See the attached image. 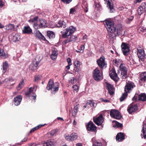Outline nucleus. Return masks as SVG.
<instances>
[{
  "label": "nucleus",
  "instance_id": "f257e3e1",
  "mask_svg": "<svg viewBox=\"0 0 146 146\" xmlns=\"http://www.w3.org/2000/svg\"><path fill=\"white\" fill-rule=\"evenodd\" d=\"M104 24L108 31L112 34L113 36H117L122 34V29L121 26L116 27L113 22L109 20L104 21Z\"/></svg>",
  "mask_w": 146,
  "mask_h": 146
},
{
  "label": "nucleus",
  "instance_id": "f03ea898",
  "mask_svg": "<svg viewBox=\"0 0 146 146\" xmlns=\"http://www.w3.org/2000/svg\"><path fill=\"white\" fill-rule=\"evenodd\" d=\"M76 29L72 26L66 28V29L61 31L62 36L63 37L66 38L70 35L76 30Z\"/></svg>",
  "mask_w": 146,
  "mask_h": 146
},
{
  "label": "nucleus",
  "instance_id": "7ed1b4c3",
  "mask_svg": "<svg viewBox=\"0 0 146 146\" xmlns=\"http://www.w3.org/2000/svg\"><path fill=\"white\" fill-rule=\"evenodd\" d=\"M46 88L48 90H51L52 93L54 94L58 90V83H48Z\"/></svg>",
  "mask_w": 146,
  "mask_h": 146
},
{
  "label": "nucleus",
  "instance_id": "20e7f679",
  "mask_svg": "<svg viewBox=\"0 0 146 146\" xmlns=\"http://www.w3.org/2000/svg\"><path fill=\"white\" fill-rule=\"evenodd\" d=\"M93 76L94 79L97 81H100L103 78L102 72L98 68H96L93 72Z\"/></svg>",
  "mask_w": 146,
  "mask_h": 146
},
{
  "label": "nucleus",
  "instance_id": "39448f33",
  "mask_svg": "<svg viewBox=\"0 0 146 146\" xmlns=\"http://www.w3.org/2000/svg\"><path fill=\"white\" fill-rule=\"evenodd\" d=\"M37 86H36L35 87L34 86L33 87H31L29 89V91L26 92L25 93V95L26 97H30L32 96L33 97V100L35 102V100L36 99V95L35 93L33 92V91L34 90L36 91L37 89Z\"/></svg>",
  "mask_w": 146,
  "mask_h": 146
},
{
  "label": "nucleus",
  "instance_id": "423d86ee",
  "mask_svg": "<svg viewBox=\"0 0 146 146\" xmlns=\"http://www.w3.org/2000/svg\"><path fill=\"white\" fill-rule=\"evenodd\" d=\"M119 72H120L121 77L123 80H125L127 76V70L125 65L123 64H121L119 66Z\"/></svg>",
  "mask_w": 146,
  "mask_h": 146
},
{
  "label": "nucleus",
  "instance_id": "0eeeda50",
  "mask_svg": "<svg viewBox=\"0 0 146 146\" xmlns=\"http://www.w3.org/2000/svg\"><path fill=\"white\" fill-rule=\"evenodd\" d=\"M87 130L94 133L97 132V127L92 121H90L86 125Z\"/></svg>",
  "mask_w": 146,
  "mask_h": 146
},
{
  "label": "nucleus",
  "instance_id": "6e6552de",
  "mask_svg": "<svg viewBox=\"0 0 146 146\" xmlns=\"http://www.w3.org/2000/svg\"><path fill=\"white\" fill-rule=\"evenodd\" d=\"M110 116L114 118L119 119L121 117L120 113L117 110L112 109L110 112Z\"/></svg>",
  "mask_w": 146,
  "mask_h": 146
},
{
  "label": "nucleus",
  "instance_id": "1a4fd4ad",
  "mask_svg": "<svg viewBox=\"0 0 146 146\" xmlns=\"http://www.w3.org/2000/svg\"><path fill=\"white\" fill-rule=\"evenodd\" d=\"M47 26V21L44 19H40L39 22L38 24H35L34 28L37 29L40 28L45 27Z\"/></svg>",
  "mask_w": 146,
  "mask_h": 146
},
{
  "label": "nucleus",
  "instance_id": "9d476101",
  "mask_svg": "<svg viewBox=\"0 0 146 146\" xmlns=\"http://www.w3.org/2000/svg\"><path fill=\"white\" fill-rule=\"evenodd\" d=\"M121 47L123 54L125 56L128 55L130 50L129 45L126 43H123Z\"/></svg>",
  "mask_w": 146,
  "mask_h": 146
},
{
  "label": "nucleus",
  "instance_id": "9b49d317",
  "mask_svg": "<svg viewBox=\"0 0 146 146\" xmlns=\"http://www.w3.org/2000/svg\"><path fill=\"white\" fill-rule=\"evenodd\" d=\"M138 108L137 104H131L128 106L127 110L129 113L131 114L132 113L135 112L137 110Z\"/></svg>",
  "mask_w": 146,
  "mask_h": 146
},
{
  "label": "nucleus",
  "instance_id": "f8f14e48",
  "mask_svg": "<svg viewBox=\"0 0 146 146\" xmlns=\"http://www.w3.org/2000/svg\"><path fill=\"white\" fill-rule=\"evenodd\" d=\"M93 120L94 123L98 126L102 125L104 121V118L102 114H100L96 117H94Z\"/></svg>",
  "mask_w": 146,
  "mask_h": 146
},
{
  "label": "nucleus",
  "instance_id": "ddd939ff",
  "mask_svg": "<svg viewBox=\"0 0 146 146\" xmlns=\"http://www.w3.org/2000/svg\"><path fill=\"white\" fill-rule=\"evenodd\" d=\"M109 75L111 78L114 81L117 82L118 81L119 78L114 69L113 68L110 71Z\"/></svg>",
  "mask_w": 146,
  "mask_h": 146
},
{
  "label": "nucleus",
  "instance_id": "4468645a",
  "mask_svg": "<svg viewBox=\"0 0 146 146\" xmlns=\"http://www.w3.org/2000/svg\"><path fill=\"white\" fill-rule=\"evenodd\" d=\"M137 50L138 57L141 60H143L145 57V55L143 49L141 48H137Z\"/></svg>",
  "mask_w": 146,
  "mask_h": 146
},
{
  "label": "nucleus",
  "instance_id": "2eb2a0df",
  "mask_svg": "<svg viewBox=\"0 0 146 146\" xmlns=\"http://www.w3.org/2000/svg\"><path fill=\"white\" fill-rule=\"evenodd\" d=\"M105 4L107 5V7L110 10V13H112L114 11L113 4L111 0H105Z\"/></svg>",
  "mask_w": 146,
  "mask_h": 146
},
{
  "label": "nucleus",
  "instance_id": "dca6fc26",
  "mask_svg": "<svg viewBox=\"0 0 146 146\" xmlns=\"http://www.w3.org/2000/svg\"><path fill=\"white\" fill-rule=\"evenodd\" d=\"M145 11H146V3H143L138 9V13L139 14L141 15Z\"/></svg>",
  "mask_w": 146,
  "mask_h": 146
},
{
  "label": "nucleus",
  "instance_id": "f3484780",
  "mask_svg": "<svg viewBox=\"0 0 146 146\" xmlns=\"http://www.w3.org/2000/svg\"><path fill=\"white\" fill-rule=\"evenodd\" d=\"M107 89L108 90V92L110 95H112L114 94L115 88L113 86L109 83H106Z\"/></svg>",
  "mask_w": 146,
  "mask_h": 146
},
{
  "label": "nucleus",
  "instance_id": "a211bd4d",
  "mask_svg": "<svg viewBox=\"0 0 146 146\" xmlns=\"http://www.w3.org/2000/svg\"><path fill=\"white\" fill-rule=\"evenodd\" d=\"M125 134L124 133L120 132L118 133L116 137L117 141H122L125 139Z\"/></svg>",
  "mask_w": 146,
  "mask_h": 146
},
{
  "label": "nucleus",
  "instance_id": "6ab92c4d",
  "mask_svg": "<svg viewBox=\"0 0 146 146\" xmlns=\"http://www.w3.org/2000/svg\"><path fill=\"white\" fill-rule=\"evenodd\" d=\"M97 63L99 66L101 68H103L106 65L105 62V58L104 57H100L97 60Z\"/></svg>",
  "mask_w": 146,
  "mask_h": 146
},
{
  "label": "nucleus",
  "instance_id": "aec40b11",
  "mask_svg": "<svg viewBox=\"0 0 146 146\" xmlns=\"http://www.w3.org/2000/svg\"><path fill=\"white\" fill-rule=\"evenodd\" d=\"M78 136L76 133H72L70 135L67 136L65 137L66 139L69 141H73L77 139Z\"/></svg>",
  "mask_w": 146,
  "mask_h": 146
},
{
  "label": "nucleus",
  "instance_id": "412c9836",
  "mask_svg": "<svg viewBox=\"0 0 146 146\" xmlns=\"http://www.w3.org/2000/svg\"><path fill=\"white\" fill-rule=\"evenodd\" d=\"M14 27L13 25L9 24L4 27L3 30L4 32H9L14 30Z\"/></svg>",
  "mask_w": 146,
  "mask_h": 146
},
{
  "label": "nucleus",
  "instance_id": "4be33fe9",
  "mask_svg": "<svg viewBox=\"0 0 146 146\" xmlns=\"http://www.w3.org/2000/svg\"><path fill=\"white\" fill-rule=\"evenodd\" d=\"M22 99L21 95H18L15 97L14 100V102L15 105L18 106L20 104Z\"/></svg>",
  "mask_w": 146,
  "mask_h": 146
},
{
  "label": "nucleus",
  "instance_id": "5701e85b",
  "mask_svg": "<svg viewBox=\"0 0 146 146\" xmlns=\"http://www.w3.org/2000/svg\"><path fill=\"white\" fill-rule=\"evenodd\" d=\"M40 61H34L31 63L29 66V68L32 70H36L37 67L39 64Z\"/></svg>",
  "mask_w": 146,
  "mask_h": 146
},
{
  "label": "nucleus",
  "instance_id": "b1692460",
  "mask_svg": "<svg viewBox=\"0 0 146 146\" xmlns=\"http://www.w3.org/2000/svg\"><path fill=\"white\" fill-rule=\"evenodd\" d=\"M58 53L56 49L53 48L52 50V53L50 55V57L52 60H54L56 59L58 55Z\"/></svg>",
  "mask_w": 146,
  "mask_h": 146
},
{
  "label": "nucleus",
  "instance_id": "393cba45",
  "mask_svg": "<svg viewBox=\"0 0 146 146\" xmlns=\"http://www.w3.org/2000/svg\"><path fill=\"white\" fill-rule=\"evenodd\" d=\"M35 36L38 38L40 40H44L45 39L44 36L42 35V34L38 30H35L34 32Z\"/></svg>",
  "mask_w": 146,
  "mask_h": 146
},
{
  "label": "nucleus",
  "instance_id": "a878e982",
  "mask_svg": "<svg viewBox=\"0 0 146 146\" xmlns=\"http://www.w3.org/2000/svg\"><path fill=\"white\" fill-rule=\"evenodd\" d=\"M77 38V37L75 35H72L71 36L69 39H67L65 40L63 42L64 44H66L68 42L72 41H76Z\"/></svg>",
  "mask_w": 146,
  "mask_h": 146
},
{
  "label": "nucleus",
  "instance_id": "bb28decb",
  "mask_svg": "<svg viewBox=\"0 0 146 146\" xmlns=\"http://www.w3.org/2000/svg\"><path fill=\"white\" fill-rule=\"evenodd\" d=\"M43 146H55V142L53 139H49L44 143Z\"/></svg>",
  "mask_w": 146,
  "mask_h": 146
},
{
  "label": "nucleus",
  "instance_id": "cd10ccee",
  "mask_svg": "<svg viewBox=\"0 0 146 146\" xmlns=\"http://www.w3.org/2000/svg\"><path fill=\"white\" fill-rule=\"evenodd\" d=\"M143 123V127L141 130L143 134H141V135L142 138H144V139H146V123L144 124Z\"/></svg>",
  "mask_w": 146,
  "mask_h": 146
},
{
  "label": "nucleus",
  "instance_id": "c85d7f7f",
  "mask_svg": "<svg viewBox=\"0 0 146 146\" xmlns=\"http://www.w3.org/2000/svg\"><path fill=\"white\" fill-rule=\"evenodd\" d=\"M23 33L24 34H31L32 33V30L29 27H25L22 30Z\"/></svg>",
  "mask_w": 146,
  "mask_h": 146
},
{
  "label": "nucleus",
  "instance_id": "c756f323",
  "mask_svg": "<svg viewBox=\"0 0 146 146\" xmlns=\"http://www.w3.org/2000/svg\"><path fill=\"white\" fill-rule=\"evenodd\" d=\"M133 88V85L131 83H127L125 87V91L129 92V91Z\"/></svg>",
  "mask_w": 146,
  "mask_h": 146
},
{
  "label": "nucleus",
  "instance_id": "7c9ffc66",
  "mask_svg": "<svg viewBox=\"0 0 146 146\" xmlns=\"http://www.w3.org/2000/svg\"><path fill=\"white\" fill-rule=\"evenodd\" d=\"M122 61L121 60L117 59L114 60L113 61V64L116 66H118L119 65L122 64Z\"/></svg>",
  "mask_w": 146,
  "mask_h": 146
},
{
  "label": "nucleus",
  "instance_id": "2f4dec72",
  "mask_svg": "<svg viewBox=\"0 0 146 146\" xmlns=\"http://www.w3.org/2000/svg\"><path fill=\"white\" fill-rule=\"evenodd\" d=\"M38 19V17L36 16L33 18H31L29 20V22L32 24H33V26L34 27L35 24H38L37 23Z\"/></svg>",
  "mask_w": 146,
  "mask_h": 146
},
{
  "label": "nucleus",
  "instance_id": "473e14b6",
  "mask_svg": "<svg viewBox=\"0 0 146 146\" xmlns=\"http://www.w3.org/2000/svg\"><path fill=\"white\" fill-rule=\"evenodd\" d=\"M139 101L144 102L146 101V94L145 93H141L138 96Z\"/></svg>",
  "mask_w": 146,
  "mask_h": 146
},
{
  "label": "nucleus",
  "instance_id": "72a5a7b5",
  "mask_svg": "<svg viewBox=\"0 0 146 146\" xmlns=\"http://www.w3.org/2000/svg\"><path fill=\"white\" fill-rule=\"evenodd\" d=\"M8 56L7 54L3 50L0 48V57L3 58H5Z\"/></svg>",
  "mask_w": 146,
  "mask_h": 146
},
{
  "label": "nucleus",
  "instance_id": "f704fd0d",
  "mask_svg": "<svg viewBox=\"0 0 146 146\" xmlns=\"http://www.w3.org/2000/svg\"><path fill=\"white\" fill-rule=\"evenodd\" d=\"M86 105L88 106V108H89L90 107L93 106L95 107V103L93 100H90L88 101L86 103Z\"/></svg>",
  "mask_w": 146,
  "mask_h": 146
},
{
  "label": "nucleus",
  "instance_id": "c9c22d12",
  "mask_svg": "<svg viewBox=\"0 0 146 146\" xmlns=\"http://www.w3.org/2000/svg\"><path fill=\"white\" fill-rule=\"evenodd\" d=\"M78 105H77L75 106L73 110L72 111V115L74 117H76L78 112Z\"/></svg>",
  "mask_w": 146,
  "mask_h": 146
},
{
  "label": "nucleus",
  "instance_id": "e433bc0d",
  "mask_svg": "<svg viewBox=\"0 0 146 146\" xmlns=\"http://www.w3.org/2000/svg\"><path fill=\"white\" fill-rule=\"evenodd\" d=\"M140 80L144 82L146 81V72H144L140 74Z\"/></svg>",
  "mask_w": 146,
  "mask_h": 146
},
{
  "label": "nucleus",
  "instance_id": "4c0bfd02",
  "mask_svg": "<svg viewBox=\"0 0 146 146\" xmlns=\"http://www.w3.org/2000/svg\"><path fill=\"white\" fill-rule=\"evenodd\" d=\"M113 123H115V125H113V127H117L121 128L123 127V125L122 123H119L116 121H113Z\"/></svg>",
  "mask_w": 146,
  "mask_h": 146
},
{
  "label": "nucleus",
  "instance_id": "58836bf2",
  "mask_svg": "<svg viewBox=\"0 0 146 146\" xmlns=\"http://www.w3.org/2000/svg\"><path fill=\"white\" fill-rule=\"evenodd\" d=\"M122 95L119 99L120 102L123 101L127 96V93L128 92H127L126 91Z\"/></svg>",
  "mask_w": 146,
  "mask_h": 146
},
{
  "label": "nucleus",
  "instance_id": "ea45409f",
  "mask_svg": "<svg viewBox=\"0 0 146 146\" xmlns=\"http://www.w3.org/2000/svg\"><path fill=\"white\" fill-rule=\"evenodd\" d=\"M44 126V125H39L38 126H36L35 127H34L30 131V132L31 133H33L35 131L38 129L40 128H41V127H43Z\"/></svg>",
  "mask_w": 146,
  "mask_h": 146
},
{
  "label": "nucleus",
  "instance_id": "a19ab883",
  "mask_svg": "<svg viewBox=\"0 0 146 146\" xmlns=\"http://www.w3.org/2000/svg\"><path fill=\"white\" fill-rule=\"evenodd\" d=\"M8 66V64L7 61H5L3 63V72H5L6 70L7 69Z\"/></svg>",
  "mask_w": 146,
  "mask_h": 146
},
{
  "label": "nucleus",
  "instance_id": "79ce46f5",
  "mask_svg": "<svg viewBox=\"0 0 146 146\" xmlns=\"http://www.w3.org/2000/svg\"><path fill=\"white\" fill-rule=\"evenodd\" d=\"M47 35L50 39L54 37L55 36V35L54 33L53 32L51 31H48V32Z\"/></svg>",
  "mask_w": 146,
  "mask_h": 146
},
{
  "label": "nucleus",
  "instance_id": "37998d69",
  "mask_svg": "<svg viewBox=\"0 0 146 146\" xmlns=\"http://www.w3.org/2000/svg\"><path fill=\"white\" fill-rule=\"evenodd\" d=\"M66 24L65 22L60 21H59L58 25H58V27H63V28H64L66 27Z\"/></svg>",
  "mask_w": 146,
  "mask_h": 146
},
{
  "label": "nucleus",
  "instance_id": "c03bdc74",
  "mask_svg": "<svg viewBox=\"0 0 146 146\" xmlns=\"http://www.w3.org/2000/svg\"><path fill=\"white\" fill-rule=\"evenodd\" d=\"M42 77L41 75H38L35 76V77L34 81L35 82L40 81Z\"/></svg>",
  "mask_w": 146,
  "mask_h": 146
},
{
  "label": "nucleus",
  "instance_id": "a18cd8bd",
  "mask_svg": "<svg viewBox=\"0 0 146 146\" xmlns=\"http://www.w3.org/2000/svg\"><path fill=\"white\" fill-rule=\"evenodd\" d=\"M24 85V83H19V85L17 87L18 91L20 90L23 86Z\"/></svg>",
  "mask_w": 146,
  "mask_h": 146
},
{
  "label": "nucleus",
  "instance_id": "49530a36",
  "mask_svg": "<svg viewBox=\"0 0 146 146\" xmlns=\"http://www.w3.org/2000/svg\"><path fill=\"white\" fill-rule=\"evenodd\" d=\"M74 64L75 66L78 68L81 65V62L78 60H75L74 62Z\"/></svg>",
  "mask_w": 146,
  "mask_h": 146
},
{
  "label": "nucleus",
  "instance_id": "de8ad7c7",
  "mask_svg": "<svg viewBox=\"0 0 146 146\" xmlns=\"http://www.w3.org/2000/svg\"><path fill=\"white\" fill-rule=\"evenodd\" d=\"M85 47L84 45H81L80 46V48L78 49V50H76V51L78 52H80L82 53L83 52L84 50V49Z\"/></svg>",
  "mask_w": 146,
  "mask_h": 146
},
{
  "label": "nucleus",
  "instance_id": "09e8293b",
  "mask_svg": "<svg viewBox=\"0 0 146 146\" xmlns=\"http://www.w3.org/2000/svg\"><path fill=\"white\" fill-rule=\"evenodd\" d=\"M15 79L11 77H9L6 78L4 80L5 82H14L15 81Z\"/></svg>",
  "mask_w": 146,
  "mask_h": 146
},
{
  "label": "nucleus",
  "instance_id": "8fccbe9b",
  "mask_svg": "<svg viewBox=\"0 0 146 146\" xmlns=\"http://www.w3.org/2000/svg\"><path fill=\"white\" fill-rule=\"evenodd\" d=\"M58 129H54L52 130L50 132V134L51 136H53L58 131Z\"/></svg>",
  "mask_w": 146,
  "mask_h": 146
},
{
  "label": "nucleus",
  "instance_id": "3c124183",
  "mask_svg": "<svg viewBox=\"0 0 146 146\" xmlns=\"http://www.w3.org/2000/svg\"><path fill=\"white\" fill-rule=\"evenodd\" d=\"M93 146H102V144L100 142H95L93 143Z\"/></svg>",
  "mask_w": 146,
  "mask_h": 146
},
{
  "label": "nucleus",
  "instance_id": "603ef678",
  "mask_svg": "<svg viewBox=\"0 0 146 146\" xmlns=\"http://www.w3.org/2000/svg\"><path fill=\"white\" fill-rule=\"evenodd\" d=\"M84 11L85 12L87 13L88 11V6L86 3H84Z\"/></svg>",
  "mask_w": 146,
  "mask_h": 146
},
{
  "label": "nucleus",
  "instance_id": "864d4df0",
  "mask_svg": "<svg viewBox=\"0 0 146 146\" xmlns=\"http://www.w3.org/2000/svg\"><path fill=\"white\" fill-rule=\"evenodd\" d=\"M133 19V16H131L129 18H127L126 20V22L127 23H129L131 21H132Z\"/></svg>",
  "mask_w": 146,
  "mask_h": 146
},
{
  "label": "nucleus",
  "instance_id": "5fc2aeb1",
  "mask_svg": "<svg viewBox=\"0 0 146 146\" xmlns=\"http://www.w3.org/2000/svg\"><path fill=\"white\" fill-rule=\"evenodd\" d=\"M72 0H62V1L65 4H68L72 1Z\"/></svg>",
  "mask_w": 146,
  "mask_h": 146
},
{
  "label": "nucleus",
  "instance_id": "6e6d98bb",
  "mask_svg": "<svg viewBox=\"0 0 146 146\" xmlns=\"http://www.w3.org/2000/svg\"><path fill=\"white\" fill-rule=\"evenodd\" d=\"M27 138H25L23 140H21V142H19V143H17V144L18 145H21L22 144V143L23 142H26V141H27Z\"/></svg>",
  "mask_w": 146,
  "mask_h": 146
},
{
  "label": "nucleus",
  "instance_id": "4d7b16f0",
  "mask_svg": "<svg viewBox=\"0 0 146 146\" xmlns=\"http://www.w3.org/2000/svg\"><path fill=\"white\" fill-rule=\"evenodd\" d=\"M67 60L68 64H69V65H71L72 64L71 62V59L70 58H68L67 59Z\"/></svg>",
  "mask_w": 146,
  "mask_h": 146
},
{
  "label": "nucleus",
  "instance_id": "13d9d810",
  "mask_svg": "<svg viewBox=\"0 0 146 146\" xmlns=\"http://www.w3.org/2000/svg\"><path fill=\"white\" fill-rule=\"evenodd\" d=\"M75 11V10L74 8H72L70 9V14H73Z\"/></svg>",
  "mask_w": 146,
  "mask_h": 146
},
{
  "label": "nucleus",
  "instance_id": "bf43d9fd",
  "mask_svg": "<svg viewBox=\"0 0 146 146\" xmlns=\"http://www.w3.org/2000/svg\"><path fill=\"white\" fill-rule=\"evenodd\" d=\"M72 88H73L76 91L77 90H78V87L77 85H74L72 86Z\"/></svg>",
  "mask_w": 146,
  "mask_h": 146
},
{
  "label": "nucleus",
  "instance_id": "052dcab7",
  "mask_svg": "<svg viewBox=\"0 0 146 146\" xmlns=\"http://www.w3.org/2000/svg\"><path fill=\"white\" fill-rule=\"evenodd\" d=\"M133 100L134 101H136L137 100V96H136V94L134 96L133 98H132Z\"/></svg>",
  "mask_w": 146,
  "mask_h": 146
},
{
  "label": "nucleus",
  "instance_id": "680f3d73",
  "mask_svg": "<svg viewBox=\"0 0 146 146\" xmlns=\"http://www.w3.org/2000/svg\"><path fill=\"white\" fill-rule=\"evenodd\" d=\"M101 100L105 102H110L109 100H104L103 98H101Z\"/></svg>",
  "mask_w": 146,
  "mask_h": 146
},
{
  "label": "nucleus",
  "instance_id": "e2e57ef3",
  "mask_svg": "<svg viewBox=\"0 0 146 146\" xmlns=\"http://www.w3.org/2000/svg\"><path fill=\"white\" fill-rule=\"evenodd\" d=\"M83 39L84 40V41L86 42L87 40V36L85 35L83 37Z\"/></svg>",
  "mask_w": 146,
  "mask_h": 146
},
{
  "label": "nucleus",
  "instance_id": "0e129e2a",
  "mask_svg": "<svg viewBox=\"0 0 146 146\" xmlns=\"http://www.w3.org/2000/svg\"><path fill=\"white\" fill-rule=\"evenodd\" d=\"M71 82H76V80L75 78H71Z\"/></svg>",
  "mask_w": 146,
  "mask_h": 146
},
{
  "label": "nucleus",
  "instance_id": "69168bd1",
  "mask_svg": "<svg viewBox=\"0 0 146 146\" xmlns=\"http://www.w3.org/2000/svg\"><path fill=\"white\" fill-rule=\"evenodd\" d=\"M70 66L71 65H69L68 64V65L66 66V69L67 70H69L70 68Z\"/></svg>",
  "mask_w": 146,
  "mask_h": 146
},
{
  "label": "nucleus",
  "instance_id": "338daca9",
  "mask_svg": "<svg viewBox=\"0 0 146 146\" xmlns=\"http://www.w3.org/2000/svg\"><path fill=\"white\" fill-rule=\"evenodd\" d=\"M17 35H15L13 38H14V39H15V40H19V39H18L17 38Z\"/></svg>",
  "mask_w": 146,
  "mask_h": 146
},
{
  "label": "nucleus",
  "instance_id": "774afa93",
  "mask_svg": "<svg viewBox=\"0 0 146 146\" xmlns=\"http://www.w3.org/2000/svg\"><path fill=\"white\" fill-rule=\"evenodd\" d=\"M76 146H82L81 143H78L76 144Z\"/></svg>",
  "mask_w": 146,
  "mask_h": 146
}]
</instances>
